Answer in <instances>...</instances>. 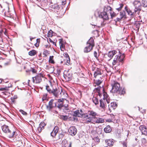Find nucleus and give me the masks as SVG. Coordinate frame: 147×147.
<instances>
[{"label":"nucleus","mask_w":147,"mask_h":147,"mask_svg":"<svg viewBox=\"0 0 147 147\" xmlns=\"http://www.w3.org/2000/svg\"><path fill=\"white\" fill-rule=\"evenodd\" d=\"M52 9H53L54 11L56 12L59 16H62L65 13L64 11L62 8H60L58 4H55L50 6Z\"/></svg>","instance_id":"obj_5"},{"label":"nucleus","mask_w":147,"mask_h":147,"mask_svg":"<svg viewBox=\"0 0 147 147\" xmlns=\"http://www.w3.org/2000/svg\"><path fill=\"white\" fill-rule=\"evenodd\" d=\"M77 129L74 126L71 127L68 129V132L69 135L74 136L77 133Z\"/></svg>","instance_id":"obj_11"},{"label":"nucleus","mask_w":147,"mask_h":147,"mask_svg":"<svg viewBox=\"0 0 147 147\" xmlns=\"http://www.w3.org/2000/svg\"><path fill=\"white\" fill-rule=\"evenodd\" d=\"M64 56L65 57L64 60L65 61V63L66 65H69L70 64V59L67 53H65L64 54Z\"/></svg>","instance_id":"obj_21"},{"label":"nucleus","mask_w":147,"mask_h":147,"mask_svg":"<svg viewBox=\"0 0 147 147\" xmlns=\"http://www.w3.org/2000/svg\"><path fill=\"white\" fill-rule=\"evenodd\" d=\"M60 118L64 121H66L68 119V116L67 115H61Z\"/></svg>","instance_id":"obj_40"},{"label":"nucleus","mask_w":147,"mask_h":147,"mask_svg":"<svg viewBox=\"0 0 147 147\" xmlns=\"http://www.w3.org/2000/svg\"><path fill=\"white\" fill-rule=\"evenodd\" d=\"M3 131L6 134L8 137L9 138H13L16 141H18L17 138L18 137L17 132L14 129L10 128L6 125H4L1 126Z\"/></svg>","instance_id":"obj_1"},{"label":"nucleus","mask_w":147,"mask_h":147,"mask_svg":"<svg viewBox=\"0 0 147 147\" xmlns=\"http://www.w3.org/2000/svg\"><path fill=\"white\" fill-rule=\"evenodd\" d=\"M133 4L135 7V9H134V11L135 12H138V14L139 13V11L141 9V4L140 1L138 0H135Z\"/></svg>","instance_id":"obj_7"},{"label":"nucleus","mask_w":147,"mask_h":147,"mask_svg":"<svg viewBox=\"0 0 147 147\" xmlns=\"http://www.w3.org/2000/svg\"><path fill=\"white\" fill-rule=\"evenodd\" d=\"M56 107L58 108L59 109H61V108L63 107V102L59 103H57Z\"/></svg>","instance_id":"obj_42"},{"label":"nucleus","mask_w":147,"mask_h":147,"mask_svg":"<svg viewBox=\"0 0 147 147\" xmlns=\"http://www.w3.org/2000/svg\"><path fill=\"white\" fill-rule=\"evenodd\" d=\"M52 31L50 30L48 32V35L49 37H51L53 36V34L52 32Z\"/></svg>","instance_id":"obj_54"},{"label":"nucleus","mask_w":147,"mask_h":147,"mask_svg":"<svg viewBox=\"0 0 147 147\" xmlns=\"http://www.w3.org/2000/svg\"><path fill=\"white\" fill-rule=\"evenodd\" d=\"M37 71V70L34 68H31L30 69L28 70H26V72H32L33 73H36Z\"/></svg>","instance_id":"obj_39"},{"label":"nucleus","mask_w":147,"mask_h":147,"mask_svg":"<svg viewBox=\"0 0 147 147\" xmlns=\"http://www.w3.org/2000/svg\"><path fill=\"white\" fill-rule=\"evenodd\" d=\"M122 18H117V20L118 21H120L121 19H122Z\"/></svg>","instance_id":"obj_62"},{"label":"nucleus","mask_w":147,"mask_h":147,"mask_svg":"<svg viewBox=\"0 0 147 147\" xmlns=\"http://www.w3.org/2000/svg\"><path fill=\"white\" fill-rule=\"evenodd\" d=\"M9 7L7 6L5 8L2 9V6L0 5V10L1 11V12L2 13H3L5 16L7 17H9Z\"/></svg>","instance_id":"obj_12"},{"label":"nucleus","mask_w":147,"mask_h":147,"mask_svg":"<svg viewBox=\"0 0 147 147\" xmlns=\"http://www.w3.org/2000/svg\"><path fill=\"white\" fill-rule=\"evenodd\" d=\"M100 18H102L104 20H107L109 19L108 15L106 12H102L100 13L99 15Z\"/></svg>","instance_id":"obj_19"},{"label":"nucleus","mask_w":147,"mask_h":147,"mask_svg":"<svg viewBox=\"0 0 147 147\" xmlns=\"http://www.w3.org/2000/svg\"><path fill=\"white\" fill-rule=\"evenodd\" d=\"M92 121L96 123H102L104 122V119L102 118L96 117Z\"/></svg>","instance_id":"obj_16"},{"label":"nucleus","mask_w":147,"mask_h":147,"mask_svg":"<svg viewBox=\"0 0 147 147\" xmlns=\"http://www.w3.org/2000/svg\"><path fill=\"white\" fill-rule=\"evenodd\" d=\"M125 8L128 14L131 16V17L133 18L135 16L136 13H138V12H135L134 11L133 12H132L129 9H128L127 7H125Z\"/></svg>","instance_id":"obj_17"},{"label":"nucleus","mask_w":147,"mask_h":147,"mask_svg":"<svg viewBox=\"0 0 147 147\" xmlns=\"http://www.w3.org/2000/svg\"><path fill=\"white\" fill-rule=\"evenodd\" d=\"M43 78V74L40 73L34 77H32L33 83L36 84L40 83L42 81V78Z\"/></svg>","instance_id":"obj_8"},{"label":"nucleus","mask_w":147,"mask_h":147,"mask_svg":"<svg viewBox=\"0 0 147 147\" xmlns=\"http://www.w3.org/2000/svg\"><path fill=\"white\" fill-rule=\"evenodd\" d=\"M103 96H104L103 98L105 100L106 102H107V103L110 102V100L109 99V96L107 95L106 93L104 92L103 94Z\"/></svg>","instance_id":"obj_26"},{"label":"nucleus","mask_w":147,"mask_h":147,"mask_svg":"<svg viewBox=\"0 0 147 147\" xmlns=\"http://www.w3.org/2000/svg\"><path fill=\"white\" fill-rule=\"evenodd\" d=\"M87 43L91 45V46H94V39L92 37H91Z\"/></svg>","instance_id":"obj_29"},{"label":"nucleus","mask_w":147,"mask_h":147,"mask_svg":"<svg viewBox=\"0 0 147 147\" xmlns=\"http://www.w3.org/2000/svg\"><path fill=\"white\" fill-rule=\"evenodd\" d=\"M118 51L119 54L118 55H117L115 56V57L114 58L112 62V64L113 65H115L118 62H123L125 57L124 53L122 54L119 50H118Z\"/></svg>","instance_id":"obj_4"},{"label":"nucleus","mask_w":147,"mask_h":147,"mask_svg":"<svg viewBox=\"0 0 147 147\" xmlns=\"http://www.w3.org/2000/svg\"><path fill=\"white\" fill-rule=\"evenodd\" d=\"M46 125V124L44 122H41L39 126L44 129V127Z\"/></svg>","instance_id":"obj_46"},{"label":"nucleus","mask_w":147,"mask_h":147,"mask_svg":"<svg viewBox=\"0 0 147 147\" xmlns=\"http://www.w3.org/2000/svg\"><path fill=\"white\" fill-rule=\"evenodd\" d=\"M63 76L68 81H70L72 78V74L69 70H65L63 73Z\"/></svg>","instance_id":"obj_9"},{"label":"nucleus","mask_w":147,"mask_h":147,"mask_svg":"<svg viewBox=\"0 0 147 147\" xmlns=\"http://www.w3.org/2000/svg\"><path fill=\"white\" fill-rule=\"evenodd\" d=\"M101 72L100 69L97 68L96 69L94 73V76L95 78L96 77V76L98 75H101Z\"/></svg>","instance_id":"obj_25"},{"label":"nucleus","mask_w":147,"mask_h":147,"mask_svg":"<svg viewBox=\"0 0 147 147\" xmlns=\"http://www.w3.org/2000/svg\"><path fill=\"white\" fill-rule=\"evenodd\" d=\"M95 142L98 143L100 142V139L98 137H96L94 139Z\"/></svg>","instance_id":"obj_53"},{"label":"nucleus","mask_w":147,"mask_h":147,"mask_svg":"<svg viewBox=\"0 0 147 147\" xmlns=\"http://www.w3.org/2000/svg\"><path fill=\"white\" fill-rule=\"evenodd\" d=\"M53 56H50L49 58V62L50 63H51L52 64H54L55 63V61L53 59Z\"/></svg>","instance_id":"obj_43"},{"label":"nucleus","mask_w":147,"mask_h":147,"mask_svg":"<svg viewBox=\"0 0 147 147\" xmlns=\"http://www.w3.org/2000/svg\"><path fill=\"white\" fill-rule=\"evenodd\" d=\"M36 42L34 44L35 46L36 47H38L39 46V43L40 42V39L39 38H37L36 40Z\"/></svg>","instance_id":"obj_45"},{"label":"nucleus","mask_w":147,"mask_h":147,"mask_svg":"<svg viewBox=\"0 0 147 147\" xmlns=\"http://www.w3.org/2000/svg\"><path fill=\"white\" fill-rule=\"evenodd\" d=\"M63 107H64V109L66 110H69V107L68 105H65Z\"/></svg>","instance_id":"obj_52"},{"label":"nucleus","mask_w":147,"mask_h":147,"mask_svg":"<svg viewBox=\"0 0 147 147\" xmlns=\"http://www.w3.org/2000/svg\"><path fill=\"white\" fill-rule=\"evenodd\" d=\"M57 102L55 100L51 99L49 102L48 104L46 105V109L49 112L51 113L53 111V109L56 107Z\"/></svg>","instance_id":"obj_6"},{"label":"nucleus","mask_w":147,"mask_h":147,"mask_svg":"<svg viewBox=\"0 0 147 147\" xmlns=\"http://www.w3.org/2000/svg\"><path fill=\"white\" fill-rule=\"evenodd\" d=\"M19 111L23 115H26L27 114V113L23 110L20 109L19 110Z\"/></svg>","instance_id":"obj_51"},{"label":"nucleus","mask_w":147,"mask_h":147,"mask_svg":"<svg viewBox=\"0 0 147 147\" xmlns=\"http://www.w3.org/2000/svg\"><path fill=\"white\" fill-rule=\"evenodd\" d=\"M58 3L61 5H64L66 3V0H59Z\"/></svg>","instance_id":"obj_41"},{"label":"nucleus","mask_w":147,"mask_h":147,"mask_svg":"<svg viewBox=\"0 0 147 147\" xmlns=\"http://www.w3.org/2000/svg\"><path fill=\"white\" fill-rule=\"evenodd\" d=\"M47 95L48 94L47 93H45L43 94V96L42 98V101H44L46 99Z\"/></svg>","instance_id":"obj_47"},{"label":"nucleus","mask_w":147,"mask_h":147,"mask_svg":"<svg viewBox=\"0 0 147 147\" xmlns=\"http://www.w3.org/2000/svg\"><path fill=\"white\" fill-rule=\"evenodd\" d=\"M19 144L21 146V144H22V142L21 141H19Z\"/></svg>","instance_id":"obj_63"},{"label":"nucleus","mask_w":147,"mask_h":147,"mask_svg":"<svg viewBox=\"0 0 147 147\" xmlns=\"http://www.w3.org/2000/svg\"><path fill=\"white\" fill-rule=\"evenodd\" d=\"M117 104L116 102H111L110 104V107L112 108L113 109H114L117 107Z\"/></svg>","instance_id":"obj_35"},{"label":"nucleus","mask_w":147,"mask_h":147,"mask_svg":"<svg viewBox=\"0 0 147 147\" xmlns=\"http://www.w3.org/2000/svg\"><path fill=\"white\" fill-rule=\"evenodd\" d=\"M69 143L71 144V142H69L66 140H63L62 142V146L64 147H68L69 146Z\"/></svg>","instance_id":"obj_24"},{"label":"nucleus","mask_w":147,"mask_h":147,"mask_svg":"<svg viewBox=\"0 0 147 147\" xmlns=\"http://www.w3.org/2000/svg\"><path fill=\"white\" fill-rule=\"evenodd\" d=\"M97 113L94 111L90 110L88 111V113L84 117V119L85 120L84 123L88 124L89 123H92L93 120L97 116Z\"/></svg>","instance_id":"obj_3"},{"label":"nucleus","mask_w":147,"mask_h":147,"mask_svg":"<svg viewBox=\"0 0 147 147\" xmlns=\"http://www.w3.org/2000/svg\"><path fill=\"white\" fill-rule=\"evenodd\" d=\"M142 5L144 7H147V0L145 1L142 0Z\"/></svg>","instance_id":"obj_44"},{"label":"nucleus","mask_w":147,"mask_h":147,"mask_svg":"<svg viewBox=\"0 0 147 147\" xmlns=\"http://www.w3.org/2000/svg\"><path fill=\"white\" fill-rule=\"evenodd\" d=\"M86 46L84 48V52L85 53H87L90 52L92 49L93 48L94 46H91V45L89 43H86Z\"/></svg>","instance_id":"obj_15"},{"label":"nucleus","mask_w":147,"mask_h":147,"mask_svg":"<svg viewBox=\"0 0 147 147\" xmlns=\"http://www.w3.org/2000/svg\"><path fill=\"white\" fill-rule=\"evenodd\" d=\"M12 87V85H11L10 86H8V87H5L4 88H0V91H7L8 90L9 88L10 87Z\"/></svg>","instance_id":"obj_37"},{"label":"nucleus","mask_w":147,"mask_h":147,"mask_svg":"<svg viewBox=\"0 0 147 147\" xmlns=\"http://www.w3.org/2000/svg\"><path fill=\"white\" fill-rule=\"evenodd\" d=\"M102 78L100 77V78L98 80H94V84L97 86L99 85L102 82Z\"/></svg>","instance_id":"obj_28"},{"label":"nucleus","mask_w":147,"mask_h":147,"mask_svg":"<svg viewBox=\"0 0 147 147\" xmlns=\"http://www.w3.org/2000/svg\"><path fill=\"white\" fill-rule=\"evenodd\" d=\"M10 64V63L9 62H7L6 63H4V65L5 66H7L8 65H9Z\"/></svg>","instance_id":"obj_59"},{"label":"nucleus","mask_w":147,"mask_h":147,"mask_svg":"<svg viewBox=\"0 0 147 147\" xmlns=\"http://www.w3.org/2000/svg\"><path fill=\"white\" fill-rule=\"evenodd\" d=\"M123 4H120V7H119L116 8V9L118 10V11H120L121 9L123 8Z\"/></svg>","instance_id":"obj_50"},{"label":"nucleus","mask_w":147,"mask_h":147,"mask_svg":"<svg viewBox=\"0 0 147 147\" xmlns=\"http://www.w3.org/2000/svg\"><path fill=\"white\" fill-rule=\"evenodd\" d=\"M139 129L142 134L147 135V128L145 126L141 125L139 127Z\"/></svg>","instance_id":"obj_14"},{"label":"nucleus","mask_w":147,"mask_h":147,"mask_svg":"<svg viewBox=\"0 0 147 147\" xmlns=\"http://www.w3.org/2000/svg\"><path fill=\"white\" fill-rule=\"evenodd\" d=\"M111 10L112 8L110 6H109L105 7L104 9V12H106L107 13L108 11H109L110 13L111 12Z\"/></svg>","instance_id":"obj_32"},{"label":"nucleus","mask_w":147,"mask_h":147,"mask_svg":"<svg viewBox=\"0 0 147 147\" xmlns=\"http://www.w3.org/2000/svg\"><path fill=\"white\" fill-rule=\"evenodd\" d=\"M121 143L123 147H127V143L125 142L124 141H122Z\"/></svg>","instance_id":"obj_57"},{"label":"nucleus","mask_w":147,"mask_h":147,"mask_svg":"<svg viewBox=\"0 0 147 147\" xmlns=\"http://www.w3.org/2000/svg\"><path fill=\"white\" fill-rule=\"evenodd\" d=\"M44 129L42 128L39 126V127L37 128V130L38 131L39 133H40L42 131V129Z\"/></svg>","instance_id":"obj_56"},{"label":"nucleus","mask_w":147,"mask_h":147,"mask_svg":"<svg viewBox=\"0 0 147 147\" xmlns=\"http://www.w3.org/2000/svg\"><path fill=\"white\" fill-rule=\"evenodd\" d=\"M92 100L95 105H96L98 104V98H97L96 96H94L92 98Z\"/></svg>","instance_id":"obj_30"},{"label":"nucleus","mask_w":147,"mask_h":147,"mask_svg":"<svg viewBox=\"0 0 147 147\" xmlns=\"http://www.w3.org/2000/svg\"><path fill=\"white\" fill-rule=\"evenodd\" d=\"M120 15L121 18H125L126 17L125 11H121L120 12Z\"/></svg>","instance_id":"obj_38"},{"label":"nucleus","mask_w":147,"mask_h":147,"mask_svg":"<svg viewBox=\"0 0 147 147\" xmlns=\"http://www.w3.org/2000/svg\"><path fill=\"white\" fill-rule=\"evenodd\" d=\"M37 53L36 51L34 50H32L29 52L28 54L30 56H33L36 55Z\"/></svg>","instance_id":"obj_31"},{"label":"nucleus","mask_w":147,"mask_h":147,"mask_svg":"<svg viewBox=\"0 0 147 147\" xmlns=\"http://www.w3.org/2000/svg\"><path fill=\"white\" fill-rule=\"evenodd\" d=\"M74 115L75 116H78L79 117H82L84 116V118L86 115V114H85L84 111H83L82 110H80V111H76L74 112Z\"/></svg>","instance_id":"obj_10"},{"label":"nucleus","mask_w":147,"mask_h":147,"mask_svg":"<svg viewBox=\"0 0 147 147\" xmlns=\"http://www.w3.org/2000/svg\"><path fill=\"white\" fill-rule=\"evenodd\" d=\"M105 142L106 145H107V146H111L113 145L114 144L113 140V139H109L105 140Z\"/></svg>","instance_id":"obj_22"},{"label":"nucleus","mask_w":147,"mask_h":147,"mask_svg":"<svg viewBox=\"0 0 147 147\" xmlns=\"http://www.w3.org/2000/svg\"><path fill=\"white\" fill-rule=\"evenodd\" d=\"M49 40L50 42H53V41L50 38H49Z\"/></svg>","instance_id":"obj_64"},{"label":"nucleus","mask_w":147,"mask_h":147,"mask_svg":"<svg viewBox=\"0 0 147 147\" xmlns=\"http://www.w3.org/2000/svg\"><path fill=\"white\" fill-rule=\"evenodd\" d=\"M141 142L143 144H145L146 143V139L144 138H142L141 139Z\"/></svg>","instance_id":"obj_48"},{"label":"nucleus","mask_w":147,"mask_h":147,"mask_svg":"<svg viewBox=\"0 0 147 147\" xmlns=\"http://www.w3.org/2000/svg\"><path fill=\"white\" fill-rule=\"evenodd\" d=\"M94 57H95L96 59L98 60V57L99 56V53L98 50L97 51H94Z\"/></svg>","instance_id":"obj_33"},{"label":"nucleus","mask_w":147,"mask_h":147,"mask_svg":"<svg viewBox=\"0 0 147 147\" xmlns=\"http://www.w3.org/2000/svg\"><path fill=\"white\" fill-rule=\"evenodd\" d=\"M100 107L103 109H105L106 106V103L105 100L104 98L100 99Z\"/></svg>","instance_id":"obj_20"},{"label":"nucleus","mask_w":147,"mask_h":147,"mask_svg":"<svg viewBox=\"0 0 147 147\" xmlns=\"http://www.w3.org/2000/svg\"><path fill=\"white\" fill-rule=\"evenodd\" d=\"M59 129V127L58 126H55L51 133V136L53 137H55L57 134Z\"/></svg>","instance_id":"obj_18"},{"label":"nucleus","mask_w":147,"mask_h":147,"mask_svg":"<svg viewBox=\"0 0 147 147\" xmlns=\"http://www.w3.org/2000/svg\"><path fill=\"white\" fill-rule=\"evenodd\" d=\"M59 43L60 46V48L61 50L62 51H64L65 50V47L63 45L62 42V41L60 40L59 41Z\"/></svg>","instance_id":"obj_34"},{"label":"nucleus","mask_w":147,"mask_h":147,"mask_svg":"<svg viewBox=\"0 0 147 147\" xmlns=\"http://www.w3.org/2000/svg\"><path fill=\"white\" fill-rule=\"evenodd\" d=\"M30 40L31 41H32V39H33L34 38H35V37L33 38V37H31V36H30Z\"/></svg>","instance_id":"obj_61"},{"label":"nucleus","mask_w":147,"mask_h":147,"mask_svg":"<svg viewBox=\"0 0 147 147\" xmlns=\"http://www.w3.org/2000/svg\"><path fill=\"white\" fill-rule=\"evenodd\" d=\"M61 69H57V73H56V75L58 76H59L61 73Z\"/></svg>","instance_id":"obj_49"},{"label":"nucleus","mask_w":147,"mask_h":147,"mask_svg":"<svg viewBox=\"0 0 147 147\" xmlns=\"http://www.w3.org/2000/svg\"><path fill=\"white\" fill-rule=\"evenodd\" d=\"M104 131L106 133L110 132L112 131L111 127L109 125H107L104 128Z\"/></svg>","instance_id":"obj_27"},{"label":"nucleus","mask_w":147,"mask_h":147,"mask_svg":"<svg viewBox=\"0 0 147 147\" xmlns=\"http://www.w3.org/2000/svg\"><path fill=\"white\" fill-rule=\"evenodd\" d=\"M117 53V51L116 50H113L109 51L108 54V57L110 58V59H111L113 56Z\"/></svg>","instance_id":"obj_23"},{"label":"nucleus","mask_w":147,"mask_h":147,"mask_svg":"<svg viewBox=\"0 0 147 147\" xmlns=\"http://www.w3.org/2000/svg\"><path fill=\"white\" fill-rule=\"evenodd\" d=\"M14 98L13 97H12L11 98V100H12V102H14Z\"/></svg>","instance_id":"obj_60"},{"label":"nucleus","mask_w":147,"mask_h":147,"mask_svg":"<svg viewBox=\"0 0 147 147\" xmlns=\"http://www.w3.org/2000/svg\"><path fill=\"white\" fill-rule=\"evenodd\" d=\"M111 85L112 87V89L111 90V92L115 93L116 95H123L125 94V89L123 88L121 90L120 84L114 80L112 81Z\"/></svg>","instance_id":"obj_2"},{"label":"nucleus","mask_w":147,"mask_h":147,"mask_svg":"<svg viewBox=\"0 0 147 147\" xmlns=\"http://www.w3.org/2000/svg\"><path fill=\"white\" fill-rule=\"evenodd\" d=\"M52 87V86H51ZM46 89L47 90L48 92L51 94L52 92V88H51L49 86L47 85L46 86Z\"/></svg>","instance_id":"obj_36"},{"label":"nucleus","mask_w":147,"mask_h":147,"mask_svg":"<svg viewBox=\"0 0 147 147\" xmlns=\"http://www.w3.org/2000/svg\"><path fill=\"white\" fill-rule=\"evenodd\" d=\"M110 14L111 16V18H113V17H115L116 16V14L114 12L113 13L111 12H110Z\"/></svg>","instance_id":"obj_55"},{"label":"nucleus","mask_w":147,"mask_h":147,"mask_svg":"<svg viewBox=\"0 0 147 147\" xmlns=\"http://www.w3.org/2000/svg\"><path fill=\"white\" fill-rule=\"evenodd\" d=\"M63 99H59L57 101V103H62L63 102Z\"/></svg>","instance_id":"obj_58"},{"label":"nucleus","mask_w":147,"mask_h":147,"mask_svg":"<svg viewBox=\"0 0 147 147\" xmlns=\"http://www.w3.org/2000/svg\"><path fill=\"white\" fill-rule=\"evenodd\" d=\"M51 86L52 87V92L51 94H53L55 96L57 97L59 95V94L60 93V91L59 89L56 88H53V86L51 85Z\"/></svg>","instance_id":"obj_13"}]
</instances>
